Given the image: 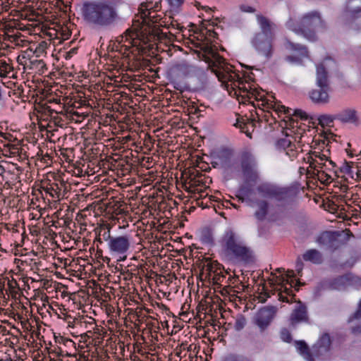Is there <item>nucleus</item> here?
Wrapping results in <instances>:
<instances>
[{
    "mask_svg": "<svg viewBox=\"0 0 361 361\" xmlns=\"http://www.w3.org/2000/svg\"><path fill=\"white\" fill-rule=\"evenodd\" d=\"M139 14L140 16L141 25L140 30L137 29H128L123 35L118 37L121 39L118 41L121 43L128 42L130 44L137 45L135 40L138 39L141 35H148L149 40L164 41L165 43L173 41L174 35L171 33L164 32L160 27H166V18L156 13V10H153L151 2L142 3L139 7Z\"/></svg>",
    "mask_w": 361,
    "mask_h": 361,
    "instance_id": "1",
    "label": "nucleus"
},
{
    "mask_svg": "<svg viewBox=\"0 0 361 361\" xmlns=\"http://www.w3.org/2000/svg\"><path fill=\"white\" fill-rule=\"evenodd\" d=\"M82 13L87 23L99 27L111 26L120 18L117 4L110 0L85 1Z\"/></svg>",
    "mask_w": 361,
    "mask_h": 361,
    "instance_id": "2",
    "label": "nucleus"
},
{
    "mask_svg": "<svg viewBox=\"0 0 361 361\" xmlns=\"http://www.w3.org/2000/svg\"><path fill=\"white\" fill-rule=\"evenodd\" d=\"M211 57H207V62L209 68L218 78V80L228 87V82H231L239 90L246 92L249 98H255L256 100H262L263 96L255 90L250 88V90L245 86L240 75L233 71V67L228 63L226 60L217 52L210 51Z\"/></svg>",
    "mask_w": 361,
    "mask_h": 361,
    "instance_id": "3",
    "label": "nucleus"
},
{
    "mask_svg": "<svg viewBox=\"0 0 361 361\" xmlns=\"http://www.w3.org/2000/svg\"><path fill=\"white\" fill-rule=\"evenodd\" d=\"M220 245L221 255L230 263L247 264L254 260L252 249L232 229L225 231L220 240Z\"/></svg>",
    "mask_w": 361,
    "mask_h": 361,
    "instance_id": "4",
    "label": "nucleus"
},
{
    "mask_svg": "<svg viewBox=\"0 0 361 361\" xmlns=\"http://www.w3.org/2000/svg\"><path fill=\"white\" fill-rule=\"evenodd\" d=\"M286 25L289 30L297 35H302L311 42H314L318 39L316 33L317 28L321 30L326 29V23L318 11L305 13L298 19L290 18Z\"/></svg>",
    "mask_w": 361,
    "mask_h": 361,
    "instance_id": "5",
    "label": "nucleus"
},
{
    "mask_svg": "<svg viewBox=\"0 0 361 361\" xmlns=\"http://www.w3.org/2000/svg\"><path fill=\"white\" fill-rule=\"evenodd\" d=\"M239 166L234 167L233 171L241 173L246 183H256L259 179L257 164L255 156L250 151L242 152L238 157Z\"/></svg>",
    "mask_w": 361,
    "mask_h": 361,
    "instance_id": "6",
    "label": "nucleus"
},
{
    "mask_svg": "<svg viewBox=\"0 0 361 361\" xmlns=\"http://www.w3.org/2000/svg\"><path fill=\"white\" fill-rule=\"evenodd\" d=\"M256 190L260 197L274 200L277 202L288 200L290 193V190L288 188L280 187L270 183H262L258 185Z\"/></svg>",
    "mask_w": 361,
    "mask_h": 361,
    "instance_id": "7",
    "label": "nucleus"
},
{
    "mask_svg": "<svg viewBox=\"0 0 361 361\" xmlns=\"http://www.w3.org/2000/svg\"><path fill=\"white\" fill-rule=\"evenodd\" d=\"M274 109L279 117H281V114H283L286 116L282 118L285 122V128L290 130V133H287V136L291 135L294 137L295 141L300 142L303 133L305 130L298 126V121L293 119L290 116L292 115V109L286 108L283 105L274 104Z\"/></svg>",
    "mask_w": 361,
    "mask_h": 361,
    "instance_id": "8",
    "label": "nucleus"
},
{
    "mask_svg": "<svg viewBox=\"0 0 361 361\" xmlns=\"http://www.w3.org/2000/svg\"><path fill=\"white\" fill-rule=\"evenodd\" d=\"M131 247V237L125 234L115 235L108 246L109 252L113 255L119 256L118 261H124L127 258V252Z\"/></svg>",
    "mask_w": 361,
    "mask_h": 361,
    "instance_id": "9",
    "label": "nucleus"
},
{
    "mask_svg": "<svg viewBox=\"0 0 361 361\" xmlns=\"http://www.w3.org/2000/svg\"><path fill=\"white\" fill-rule=\"evenodd\" d=\"M274 39V37L264 36L263 34L256 33L252 39V44L260 54L269 58L273 53L272 42Z\"/></svg>",
    "mask_w": 361,
    "mask_h": 361,
    "instance_id": "10",
    "label": "nucleus"
},
{
    "mask_svg": "<svg viewBox=\"0 0 361 361\" xmlns=\"http://www.w3.org/2000/svg\"><path fill=\"white\" fill-rule=\"evenodd\" d=\"M276 310L274 306H266L260 308L256 313L254 322L261 331H264L269 326L275 317Z\"/></svg>",
    "mask_w": 361,
    "mask_h": 361,
    "instance_id": "11",
    "label": "nucleus"
},
{
    "mask_svg": "<svg viewBox=\"0 0 361 361\" xmlns=\"http://www.w3.org/2000/svg\"><path fill=\"white\" fill-rule=\"evenodd\" d=\"M284 47L286 50L298 54V56H287L286 60L290 63H300L302 58L309 56L308 49L305 45L294 43L289 39L286 38Z\"/></svg>",
    "mask_w": 361,
    "mask_h": 361,
    "instance_id": "12",
    "label": "nucleus"
},
{
    "mask_svg": "<svg viewBox=\"0 0 361 361\" xmlns=\"http://www.w3.org/2000/svg\"><path fill=\"white\" fill-rule=\"evenodd\" d=\"M290 324L295 327L299 323H308L309 317L306 305L299 301L290 316Z\"/></svg>",
    "mask_w": 361,
    "mask_h": 361,
    "instance_id": "13",
    "label": "nucleus"
},
{
    "mask_svg": "<svg viewBox=\"0 0 361 361\" xmlns=\"http://www.w3.org/2000/svg\"><path fill=\"white\" fill-rule=\"evenodd\" d=\"M343 17L345 22H350L360 18L361 0H348Z\"/></svg>",
    "mask_w": 361,
    "mask_h": 361,
    "instance_id": "14",
    "label": "nucleus"
},
{
    "mask_svg": "<svg viewBox=\"0 0 361 361\" xmlns=\"http://www.w3.org/2000/svg\"><path fill=\"white\" fill-rule=\"evenodd\" d=\"M329 91L330 87H317L309 92V97L315 104H327L330 102Z\"/></svg>",
    "mask_w": 361,
    "mask_h": 361,
    "instance_id": "15",
    "label": "nucleus"
},
{
    "mask_svg": "<svg viewBox=\"0 0 361 361\" xmlns=\"http://www.w3.org/2000/svg\"><path fill=\"white\" fill-rule=\"evenodd\" d=\"M334 63L330 58H326L322 63L317 65L316 84L317 87H329L328 71H326V63Z\"/></svg>",
    "mask_w": 361,
    "mask_h": 361,
    "instance_id": "16",
    "label": "nucleus"
},
{
    "mask_svg": "<svg viewBox=\"0 0 361 361\" xmlns=\"http://www.w3.org/2000/svg\"><path fill=\"white\" fill-rule=\"evenodd\" d=\"M221 265L217 262H211L207 265V271L209 279L215 285H221L226 279V275L222 272Z\"/></svg>",
    "mask_w": 361,
    "mask_h": 361,
    "instance_id": "17",
    "label": "nucleus"
},
{
    "mask_svg": "<svg viewBox=\"0 0 361 361\" xmlns=\"http://www.w3.org/2000/svg\"><path fill=\"white\" fill-rule=\"evenodd\" d=\"M256 18L261 30V32L257 33L263 34L264 36L266 35L269 36V37L274 38L276 24L273 23L270 19L261 14L257 15Z\"/></svg>",
    "mask_w": 361,
    "mask_h": 361,
    "instance_id": "18",
    "label": "nucleus"
},
{
    "mask_svg": "<svg viewBox=\"0 0 361 361\" xmlns=\"http://www.w3.org/2000/svg\"><path fill=\"white\" fill-rule=\"evenodd\" d=\"M351 276L349 274L338 276L325 282V288L329 290H341L345 289L350 283Z\"/></svg>",
    "mask_w": 361,
    "mask_h": 361,
    "instance_id": "19",
    "label": "nucleus"
},
{
    "mask_svg": "<svg viewBox=\"0 0 361 361\" xmlns=\"http://www.w3.org/2000/svg\"><path fill=\"white\" fill-rule=\"evenodd\" d=\"M336 118L343 123L357 124L359 123L357 112L354 109L348 108L343 109L336 114Z\"/></svg>",
    "mask_w": 361,
    "mask_h": 361,
    "instance_id": "20",
    "label": "nucleus"
},
{
    "mask_svg": "<svg viewBox=\"0 0 361 361\" xmlns=\"http://www.w3.org/2000/svg\"><path fill=\"white\" fill-rule=\"evenodd\" d=\"M234 126L238 128L242 133H245L247 137H251V134L254 131L255 124L254 120L240 118H237Z\"/></svg>",
    "mask_w": 361,
    "mask_h": 361,
    "instance_id": "21",
    "label": "nucleus"
},
{
    "mask_svg": "<svg viewBox=\"0 0 361 361\" xmlns=\"http://www.w3.org/2000/svg\"><path fill=\"white\" fill-rule=\"evenodd\" d=\"M331 341L330 336L325 333L319 338L317 342L314 345V348L316 349L318 355H322L324 353H326L329 350L331 347Z\"/></svg>",
    "mask_w": 361,
    "mask_h": 361,
    "instance_id": "22",
    "label": "nucleus"
},
{
    "mask_svg": "<svg viewBox=\"0 0 361 361\" xmlns=\"http://www.w3.org/2000/svg\"><path fill=\"white\" fill-rule=\"evenodd\" d=\"M256 204L257 209L255 212V216L259 221H263L268 214L269 204L265 200H260L256 201Z\"/></svg>",
    "mask_w": 361,
    "mask_h": 361,
    "instance_id": "23",
    "label": "nucleus"
},
{
    "mask_svg": "<svg viewBox=\"0 0 361 361\" xmlns=\"http://www.w3.org/2000/svg\"><path fill=\"white\" fill-rule=\"evenodd\" d=\"M305 261H309L314 264H321L322 262V256L321 253L316 249H310L307 250L302 255Z\"/></svg>",
    "mask_w": 361,
    "mask_h": 361,
    "instance_id": "24",
    "label": "nucleus"
},
{
    "mask_svg": "<svg viewBox=\"0 0 361 361\" xmlns=\"http://www.w3.org/2000/svg\"><path fill=\"white\" fill-rule=\"evenodd\" d=\"M295 345L300 354L302 355L307 360L314 361L310 348L304 341H295Z\"/></svg>",
    "mask_w": 361,
    "mask_h": 361,
    "instance_id": "25",
    "label": "nucleus"
},
{
    "mask_svg": "<svg viewBox=\"0 0 361 361\" xmlns=\"http://www.w3.org/2000/svg\"><path fill=\"white\" fill-rule=\"evenodd\" d=\"M335 240L336 236L334 232L324 231L318 237L317 242L319 245L331 246Z\"/></svg>",
    "mask_w": 361,
    "mask_h": 361,
    "instance_id": "26",
    "label": "nucleus"
},
{
    "mask_svg": "<svg viewBox=\"0 0 361 361\" xmlns=\"http://www.w3.org/2000/svg\"><path fill=\"white\" fill-rule=\"evenodd\" d=\"M318 123L322 127L328 126L331 127L333 126V123L334 120H337L336 118V114L330 115V114H322L318 117Z\"/></svg>",
    "mask_w": 361,
    "mask_h": 361,
    "instance_id": "27",
    "label": "nucleus"
},
{
    "mask_svg": "<svg viewBox=\"0 0 361 361\" xmlns=\"http://www.w3.org/2000/svg\"><path fill=\"white\" fill-rule=\"evenodd\" d=\"M46 193L49 194L52 198L59 199L61 190L57 183H52L49 187L43 188Z\"/></svg>",
    "mask_w": 361,
    "mask_h": 361,
    "instance_id": "28",
    "label": "nucleus"
},
{
    "mask_svg": "<svg viewBox=\"0 0 361 361\" xmlns=\"http://www.w3.org/2000/svg\"><path fill=\"white\" fill-rule=\"evenodd\" d=\"M282 288H283L284 290L283 293H279V300L282 302H292V300L295 296V295L293 293V290L290 288H287L286 286H282Z\"/></svg>",
    "mask_w": 361,
    "mask_h": 361,
    "instance_id": "29",
    "label": "nucleus"
},
{
    "mask_svg": "<svg viewBox=\"0 0 361 361\" xmlns=\"http://www.w3.org/2000/svg\"><path fill=\"white\" fill-rule=\"evenodd\" d=\"M245 324H246L245 317L243 315L240 314L235 319V321L234 323V328L236 331H240L245 327Z\"/></svg>",
    "mask_w": 361,
    "mask_h": 361,
    "instance_id": "30",
    "label": "nucleus"
},
{
    "mask_svg": "<svg viewBox=\"0 0 361 361\" xmlns=\"http://www.w3.org/2000/svg\"><path fill=\"white\" fill-rule=\"evenodd\" d=\"M295 276V274H294V271L293 270H290V271H287V274H286V279L285 278V276H276V281L277 282H279V283H284L286 282V283H289L290 285V287H292V283H293V281H291L290 282H289L288 281V279L289 278H292V277H294Z\"/></svg>",
    "mask_w": 361,
    "mask_h": 361,
    "instance_id": "31",
    "label": "nucleus"
},
{
    "mask_svg": "<svg viewBox=\"0 0 361 361\" xmlns=\"http://www.w3.org/2000/svg\"><path fill=\"white\" fill-rule=\"evenodd\" d=\"M307 161L310 162V167H311L312 169H316V167H319L320 169H322L324 166H326V162L325 163H322V161H317L316 159H314V158H312V157H307Z\"/></svg>",
    "mask_w": 361,
    "mask_h": 361,
    "instance_id": "32",
    "label": "nucleus"
},
{
    "mask_svg": "<svg viewBox=\"0 0 361 361\" xmlns=\"http://www.w3.org/2000/svg\"><path fill=\"white\" fill-rule=\"evenodd\" d=\"M224 361H252V360L246 357L231 354V355H228L227 357H226Z\"/></svg>",
    "mask_w": 361,
    "mask_h": 361,
    "instance_id": "33",
    "label": "nucleus"
},
{
    "mask_svg": "<svg viewBox=\"0 0 361 361\" xmlns=\"http://www.w3.org/2000/svg\"><path fill=\"white\" fill-rule=\"evenodd\" d=\"M280 336H281V338L286 343H290L292 341L291 334H290V331L287 329L284 328V329H281V333H280Z\"/></svg>",
    "mask_w": 361,
    "mask_h": 361,
    "instance_id": "34",
    "label": "nucleus"
},
{
    "mask_svg": "<svg viewBox=\"0 0 361 361\" xmlns=\"http://www.w3.org/2000/svg\"><path fill=\"white\" fill-rule=\"evenodd\" d=\"M278 145L280 147H283L284 149H288V148H290V147H294V144L292 143L291 140H289L288 138L286 137V138H282V139H280L279 141H278Z\"/></svg>",
    "mask_w": 361,
    "mask_h": 361,
    "instance_id": "35",
    "label": "nucleus"
},
{
    "mask_svg": "<svg viewBox=\"0 0 361 361\" xmlns=\"http://www.w3.org/2000/svg\"><path fill=\"white\" fill-rule=\"evenodd\" d=\"M102 235L103 240L107 242L108 246L110 245V243L111 242V240H113L114 238H115V236H112L111 235L110 227H108L107 230L104 231Z\"/></svg>",
    "mask_w": 361,
    "mask_h": 361,
    "instance_id": "36",
    "label": "nucleus"
},
{
    "mask_svg": "<svg viewBox=\"0 0 361 361\" xmlns=\"http://www.w3.org/2000/svg\"><path fill=\"white\" fill-rule=\"evenodd\" d=\"M361 319V300L359 302L357 310L350 317L349 321Z\"/></svg>",
    "mask_w": 361,
    "mask_h": 361,
    "instance_id": "37",
    "label": "nucleus"
},
{
    "mask_svg": "<svg viewBox=\"0 0 361 361\" xmlns=\"http://www.w3.org/2000/svg\"><path fill=\"white\" fill-rule=\"evenodd\" d=\"M286 154L291 159H293L297 157L298 152L295 149V146L286 149Z\"/></svg>",
    "mask_w": 361,
    "mask_h": 361,
    "instance_id": "38",
    "label": "nucleus"
},
{
    "mask_svg": "<svg viewBox=\"0 0 361 361\" xmlns=\"http://www.w3.org/2000/svg\"><path fill=\"white\" fill-rule=\"evenodd\" d=\"M240 10L242 11V12H245V13H254L255 12V8L250 6H248V5H245V4H243V5H240Z\"/></svg>",
    "mask_w": 361,
    "mask_h": 361,
    "instance_id": "39",
    "label": "nucleus"
},
{
    "mask_svg": "<svg viewBox=\"0 0 361 361\" xmlns=\"http://www.w3.org/2000/svg\"><path fill=\"white\" fill-rule=\"evenodd\" d=\"M10 68L9 64L4 59L0 58V70L8 71Z\"/></svg>",
    "mask_w": 361,
    "mask_h": 361,
    "instance_id": "40",
    "label": "nucleus"
},
{
    "mask_svg": "<svg viewBox=\"0 0 361 361\" xmlns=\"http://www.w3.org/2000/svg\"><path fill=\"white\" fill-rule=\"evenodd\" d=\"M171 6L178 8L183 3V0H167Z\"/></svg>",
    "mask_w": 361,
    "mask_h": 361,
    "instance_id": "41",
    "label": "nucleus"
},
{
    "mask_svg": "<svg viewBox=\"0 0 361 361\" xmlns=\"http://www.w3.org/2000/svg\"><path fill=\"white\" fill-rule=\"evenodd\" d=\"M17 61L19 64L26 66L27 65V58L25 55H20L17 58Z\"/></svg>",
    "mask_w": 361,
    "mask_h": 361,
    "instance_id": "42",
    "label": "nucleus"
},
{
    "mask_svg": "<svg viewBox=\"0 0 361 361\" xmlns=\"http://www.w3.org/2000/svg\"><path fill=\"white\" fill-rule=\"evenodd\" d=\"M342 171L347 174H351L353 173L352 166H350L348 163H346L343 167Z\"/></svg>",
    "mask_w": 361,
    "mask_h": 361,
    "instance_id": "43",
    "label": "nucleus"
},
{
    "mask_svg": "<svg viewBox=\"0 0 361 361\" xmlns=\"http://www.w3.org/2000/svg\"><path fill=\"white\" fill-rule=\"evenodd\" d=\"M294 116H300L301 118H307V116L305 115V113L302 112L301 110H295L294 111Z\"/></svg>",
    "mask_w": 361,
    "mask_h": 361,
    "instance_id": "44",
    "label": "nucleus"
},
{
    "mask_svg": "<svg viewBox=\"0 0 361 361\" xmlns=\"http://www.w3.org/2000/svg\"><path fill=\"white\" fill-rule=\"evenodd\" d=\"M352 333L357 335L361 334V324L352 329Z\"/></svg>",
    "mask_w": 361,
    "mask_h": 361,
    "instance_id": "45",
    "label": "nucleus"
},
{
    "mask_svg": "<svg viewBox=\"0 0 361 361\" xmlns=\"http://www.w3.org/2000/svg\"><path fill=\"white\" fill-rule=\"evenodd\" d=\"M318 159L321 161H328V157L326 155L324 154H321L320 153V157H318Z\"/></svg>",
    "mask_w": 361,
    "mask_h": 361,
    "instance_id": "46",
    "label": "nucleus"
},
{
    "mask_svg": "<svg viewBox=\"0 0 361 361\" xmlns=\"http://www.w3.org/2000/svg\"><path fill=\"white\" fill-rule=\"evenodd\" d=\"M310 157H312V158H318L319 157H320V152H313L311 153V155Z\"/></svg>",
    "mask_w": 361,
    "mask_h": 361,
    "instance_id": "47",
    "label": "nucleus"
},
{
    "mask_svg": "<svg viewBox=\"0 0 361 361\" xmlns=\"http://www.w3.org/2000/svg\"><path fill=\"white\" fill-rule=\"evenodd\" d=\"M238 276H233V277L230 276L228 278V280L231 281V283H234L235 281L238 279Z\"/></svg>",
    "mask_w": 361,
    "mask_h": 361,
    "instance_id": "48",
    "label": "nucleus"
},
{
    "mask_svg": "<svg viewBox=\"0 0 361 361\" xmlns=\"http://www.w3.org/2000/svg\"><path fill=\"white\" fill-rule=\"evenodd\" d=\"M0 361H16V360H13L12 358H11L8 356H6L5 358L0 359Z\"/></svg>",
    "mask_w": 361,
    "mask_h": 361,
    "instance_id": "49",
    "label": "nucleus"
},
{
    "mask_svg": "<svg viewBox=\"0 0 361 361\" xmlns=\"http://www.w3.org/2000/svg\"><path fill=\"white\" fill-rule=\"evenodd\" d=\"M206 238V241L208 242V243H212V238L211 237L210 234L208 233V236H205Z\"/></svg>",
    "mask_w": 361,
    "mask_h": 361,
    "instance_id": "50",
    "label": "nucleus"
},
{
    "mask_svg": "<svg viewBox=\"0 0 361 361\" xmlns=\"http://www.w3.org/2000/svg\"><path fill=\"white\" fill-rule=\"evenodd\" d=\"M327 161L329 162V165H331V166H332V168L335 167V163H334L333 161L329 160V159H328V161Z\"/></svg>",
    "mask_w": 361,
    "mask_h": 361,
    "instance_id": "51",
    "label": "nucleus"
},
{
    "mask_svg": "<svg viewBox=\"0 0 361 361\" xmlns=\"http://www.w3.org/2000/svg\"><path fill=\"white\" fill-rule=\"evenodd\" d=\"M297 267H298V268L297 269V271H298V274H300L302 270V264L300 263V264H298Z\"/></svg>",
    "mask_w": 361,
    "mask_h": 361,
    "instance_id": "52",
    "label": "nucleus"
},
{
    "mask_svg": "<svg viewBox=\"0 0 361 361\" xmlns=\"http://www.w3.org/2000/svg\"><path fill=\"white\" fill-rule=\"evenodd\" d=\"M35 62L37 63L38 64L44 65V62L42 60H37Z\"/></svg>",
    "mask_w": 361,
    "mask_h": 361,
    "instance_id": "53",
    "label": "nucleus"
},
{
    "mask_svg": "<svg viewBox=\"0 0 361 361\" xmlns=\"http://www.w3.org/2000/svg\"><path fill=\"white\" fill-rule=\"evenodd\" d=\"M2 99V88H1V86L0 85V101Z\"/></svg>",
    "mask_w": 361,
    "mask_h": 361,
    "instance_id": "54",
    "label": "nucleus"
},
{
    "mask_svg": "<svg viewBox=\"0 0 361 361\" xmlns=\"http://www.w3.org/2000/svg\"><path fill=\"white\" fill-rule=\"evenodd\" d=\"M212 164L214 167H216V166L218 165V163L216 161H213Z\"/></svg>",
    "mask_w": 361,
    "mask_h": 361,
    "instance_id": "55",
    "label": "nucleus"
},
{
    "mask_svg": "<svg viewBox=\"0 0 361 361\" xmlns=\"http://www.w3.org/2000/svg\"><path fill=\"white\" fill-rule=\"evenodd\" d=\"M323 174L325 175L326 177H327V178H331V176H329L327 173H325L324 171L322 172Z\"/></svg>",
    "mask_w": 361,
    "mask_h": 361,
    "instance_id": "56",
    "label": "nucleus"
},
{
    "mask_svg": "<svg viewBox=\"0 0 361 361\" xmlns=\"http://www.w3.org/2000/svg\"><path fill=\"white\" fill-rule=\"evenodd\" d=\"M276 271L281 273L282 271H284V269L280 268V269H278Z\"/></svg>",
    "mask_w": 361,
    "mask_h": 361,
    "instance_id": "57",
    "label": "nucleus"
},
{
    "mask_svg": "<svg viewBox=\"0 0 361 361\" xmlns=\"http://www.w3.org/2000/svg\"><path fill=\"white\" fill-rule=\"evenodd\" d=\"M265 301H266V299H265V298H264V299H263V300H261V302H264Z\"/></svg>",
    "mask_w": 361,
    "mask_h": 361,
    "instance_id": "58",
    "label": "nucleus"
},
{
    "mask_svg": "<svg viewBox=\"0 0 361 361\" xmlns=\"http://www.w3.org/2000/svg\"><path fill=\"white\" fill-rule=\"evenodd\" d=\"M156 8L159 7L158 4H156L155 6H154Z\"/></svg>",
    "mask_w": 361,
    "mask_h": 361,
    "instance_id": "59",
    "label": "nucleus"
}]
</instances>
